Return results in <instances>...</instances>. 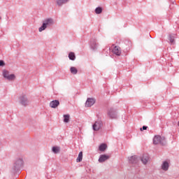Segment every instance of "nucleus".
<instances>
[{
	"label": "nucleus",
	"instance_id": "nucleus-1",
	"mask_svg": "<svg viewBox=\"0 0 179 179\" xmlns=\"http://www.w3.org/2000/svg\"><path fill=\"white\" fill-rule=\"evenodd\" d=\"M55 22L54 19L52 17H48L43 20L42 25L38 28V31L41 33V31H44L45 29H50L54 26Z\"/></svg>",
	"mask_w": 179,
	"mask_h": 179
},
{
	"label": "nucleus",
	"instance_id": "nucleus-2",
	"mask_svg": "<svg viewBox=\"0 0 179 179\" xmlns=\"http://www.w3.org/2000/svg\"><path fill=\"white\" fill-rule=\"evenodd\" d=\"M129 164L134 166V167H139V162H141V158L136 155L131 156L128 158Z\"/></svg>",
	"mask_w": 179,
	"mask_h": 179
},
{
	"label": "nucleus",
	"instance_id": "nucleus-3",
	"mask_svg": "<svg viewBox=\"0 0 179 179\" xmlns=\"http://www.w3.org/2000/svg\"><path fill=\"white\" fill-rule=\"evenodd\" d=\"M154 145H166V138L160 136H155L153 138Z\"/></svg>",
	"mask_w": 179,
	"mask_h": 179
},
{
	"label": "nucleus",
	"instance_id": "nucleus-4",
	"mask_svg": "<svg viewBox=\"0 0 179 179\" xmlns=\"http://www.w3.org/2000/svg\"><path fill=\"white\" fill-rule=\"evenodd\" d=\"M22 166H23V159H17L13 166V173H17V171H19Z\"/></svg>",
	"mask_w": 179,
	"mask_h": 179
},
{
	"label": "nucleus",
	"instance_id": "nucleus-5",
	"mask_svg": "<svg viewBox=\"0 0 179 179\" xmlns=\"http://www.w3.org/2000/svg\"><path fill=\"white\" fill-rule=\"evenodd\" d=\"M20 103L22 106L26 107V106H29V104H30V99L27 95L23 94L20 96Z\"/></svg>",
	"mask_w": 179,
	"mask_h": 179
},
{
	"label": "nucleus",
	"instance_id": "nucleus-6",
	"mask_svg": "<svg viewBox=\"0 0 179 179\" xmlns=\"http://www.w3.org/2000/svg\"><path fill=\"white\" fill-rule=\"evenodd\" d=\"M108 116L110 120H117L118 118V112L114 108H110L108 111Z\"/></svg>",
	"mask_w": 179,
	"mask_h": 179
},
{
	"label": "nucleus",
	"instance_id": "nucleus-7",
	"mask_svg": "<svg viewBox=\"0 0 179 179\" xmlns=\"http://www.w3.org/2000/svg\"><path fill=\"white\" fill-rule=\"evenodd\" d=\"M103 127V121L98 119L92 125V129L94 131H99Z\"/></svg>",
	"mask_w": 179,
	"mask_h": 179
},
{
	"label": "nucleus",
	"instance_id": "nucleus-8",
	"mask_svg": "<svg viewBox=\"0 0 179 179\" xmlns=\"http://www.w3.org/2000/svg\"><path fill=\"white\" fill-rule=\"evenodd\" d=\"M3 76L7 80H15L16 78L15 76V74H9V72L8 71V70L3 71Z\"/></svg>",
	"mask_w": 179,
	"mask_h": 179
},
{
	"label": "nucleus",
	"instance_id": "nucleus-9",
	"mask_svg": "<svg viewBox=\"0 0 179 179\" xmlns=\"http://www.w3.org/2000/svg\"><path fill=\"white\" fill-rule=\"evenodd\" d=\"M96 103V99L93 98H88L85 102V107H92Z\"/></svg>",
	"mask_w": 179,
	"mask_h": 179
},
{
	"label": "nucleus",
	"instance_id": "nucleus-10",
	"mask_svg": "<svg viewBox=\"0 0 179 179\" xmlns=\"http://www.w3.org/2000/svg\"><path fill=\"white\" fill-rule=\"evenodd\" d=\"M90 46L92 50H97V41L95 38H92L90 42Z\"/></svg>",
	"mask_w": 179,
	"mask_h": 179
},
{
	"label": "nucleus",
	"instance_id": "nucleus-11",
	"mask_svg": "<svg viewBox=\"0 0 179 179\" xmlns=\"http://www.w3.org/2000/svg\"><path fill=\"white\" fill-rule=\"evenodd\" d=\"M108 159H110V156L106 155H101L99 158V162L104 163V162H106V160H108Z\"/></svg>",
	"mask_w": 179,
	"mask_h": 179
},
{
	"label": "nucleus",
	"instance_id": "nucleus-12",
	"mask_svg": "<svg viewBox=\"0 0 179 179\" xmlns=\"http://www.w3.org/2000/svg\"><path fill=\"white\" fill-rule=\"evenodd\" d=\"M58 106H59V101L58 100H53L50 103V107H51V108H57Z\"/></svg>",
	"mask_w": 179,
	"mask_h": 179
},
{
	"label": "nucleus",
	"instance_id": "nucleus-13",
	"mask_svg": "<svg viewBox=\"0 0 179 179\" xmlns=\"http://www.w3.org/2000/svg\"><path fill=\"white\" fill-rule=\"evenodd\" d=\"M113 52L115 55L120 56L121 55V48H120L118 46H115L113 49Z\"/></svg>",
	"mask_w": 179,
	"mask_h": 179
},
{
	"label": "nucleus",
	"instance_id": "nucleus-14",
	"mask_svg": "<svg viewBox=\"0 0 179 179\" xmlns=\"http://www.w3.org/2000/svg\"><path fill=\"white\" fill-rule=\"evenodd\" d=\"M169 165L167 161H164L161 166L162 170H163L164 171H167V170H169Z\"/></svg>",
	"mask_w": 179,
	"mask_h": 179
},
{
	"label": "nucleus",
	"instance_id": "nucleus-15",
	"mask_svg": "<svg viewBox=\"0 0 179 179\" xmlns=\"http://www.w3.org/2000/svg\"><path fill=\"white\" fill-rule=\"evenodd\" d=\"M69 0H56V3L58 6H62V5H65V3H68Z\"/></svg>",
	"mask_w": 179,
	"mask_h": 179
},
{
	"label": "nucleus",
	"instance_id": "nucleus-16",
	"mask_svg": "<svg viewBox=\"0 0 179 179\" xmlns=\"http://www.w3.org/2000/svg\"><path fill=\"white\" fill-rule=\"evenodd\" d=\"M140 160L143 164H147L148 162H149V157L148 155H143L142 158H140Z\"/></svg>",
	"mask_w": 179,
	"mask_h": 179
},
{
	"label": "nucleus",
	"instance_id": "nucleus-17",
	"mask_svg": "<svg viewBox=\"0 0 179 179\" xmlns=\"http://www.w3.org/2000/svg\"><path fill=\"white\" fill-rule=\"evenodd\" d=\"M83 159V152H80L78 154V157L76 159L77 163H80V162H82Z\"/></svg>",
	"mask_w": 179,
	"mask_h": 179
},
{
	"label": "nucleus",
	"instance_id": "nucleus-18",
	"mask_svg": "<svg viewBox=\"0 0 179 179\" xmlns=\"http://www.w3.org/2000/svg\"><path fill=\"white\" fill-rule=\"evenodd\" d=\"M69 58L71 61H75V59H76V56L74 52H71L69 53Z\"/></svg>",
	"mask_w": 179,
	"mask_h": 179
},
{
	"label": "nucleus",
	"instance_id": "nucleus-19",
	"mask_svg": "<svg viewBox=\"0 0 179 179\" xmlns=\"http://www.w3.org/2000/svg\"><path fill=\"white\" fill-rule=\"evenodd\" d=\"M52 150L53 153H55L57 155V153H59L61 148L58 146H54V147H52Z\"/></svg>",
	"mask_w": 179,
	"mask_h": 179
},
{
	"label": "nucleus",
	"instance_id": "nucleus-20",
	"mask_svg": "<svg viewBox=\"0 0 179 179\" xmlns=\"http://www.w3.org/2000/svg\"><path fill=\"white\" fill-rule=\"evenodd\" d=\"M107 149V145L106 144H101L99 145V150L100 152H104V150H106Z\"/></svg>",
	"mask_w": 179,
	"mask_h": 179
},
{
	"label": "nucleus",
	"instance_id": "nucleus-21",
	"mask_svg": "<svg viewBox=\"0 0 179 179\" xmlns=\"http://www.w3.org/2000/svg\"><path fill=\"white\" fill-rule=\"evenodd\" d=\"M176 38V34L169 35V41L171 44H174V38Z\"/></svg>",
	"mask_w": 179,
	"mask_h": 179
},
{
	"label": "nucleus",
	"instance_id": "nucleus-22",
	"mask_svg": "<svg viewBox=\"0 0 179 179\" xmlns=\"http://www.w3.org/2000/svg\"><path fill=\"white\" fill-rule=\"evenodd\" d=\"M70 71L73 75H76L78 73V69L76 67H71Z\"/></svg>",
	"mask_w": 179,
	"mask_h": 179
},
{
	"label": "nucleus",
	"instance_id": "nucleus-23",
	"mask_svg": "<svg viewBox=\"0 0 179 179\" xmlns=\"http://www.w3.org/2000/svg\"><path fill=\"white\" fill-rule=\"evenodd\" d=\"M101 12H103V8H101V7H97L95 9V13H96V15H100V13H101Z\"/></svg>",
	"mask_w": 179,
	"mask_h": 179
},
{
	"label": "nucleus",
	"instance_id": "nucleus-24",
	"mask_svg": "<svg viewBox=\"0 0 179 179\" xmlns=\"http://www.w3.org/2000/svg\"><path fill=\"white\" fill-rule=\"evenodd\" d=\"M64 122H69V115H64Z\"/></svg>",
	"mask_w": 179,
	"mask_h": 179
},
{
	"label": "nucleus",
	"instance_id": "nucleus-25",
	"mask_svg": "<svg viewBox=\"0 0 179 179\" xmlns=\"http://www.w3.org/2000/svg\"><path fill=\"white\" fill-rule=\"evenodd\" d=\"M0 66H5V62L3 60H0Z\"/></svg>",
	"mask_w": 179,
	"mask_h": 179
},
{
	"label": "nucleus",
	"instance_id": "nucleus-26",
	"mask_svg": "<svg viewBox=\"0 0 179 179\" xmlns=\"http://www.w3.org/2000/svg\"><path fill=\"white\" fill-rule=\"evenodd\" d=\"M148 129V126H143L142 128H141V131H146Z\"/></svg>",
	"mask_w": 179,
	"mask_h": 179
},
{
	"label": "nucleus",
	"instance_id": "nucleus-27",
	"mask_svg": "<svg viewBox=\"0 0 179 179\" xmlns=\"http://www.w3.org/2000/svg\"><path fill=\"white\" fill-rule=\"evenodd\" d=\"M178 126H179V120H178Z\"/></svg>",
	"mask_w": 179,
	"mask_h": 179
},
{
	"label": "nucleus",
	"instance_id": "nucleus-28",
	"mask_svg": "<svg viewBox=\"0 0 179 179\" xmlns=\"http://www.w3.org/2000/svg\"><path fill=\"white\" fill-rule=\"evenodd\" d=\"M0 20H1V17H0Z\"/></svg>",
	"mask_w": 179,
	"mask_h": 179
}]
</instances>
